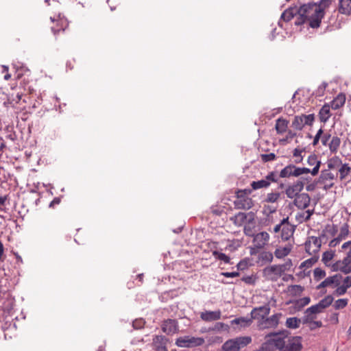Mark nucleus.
I'll return each instance as SVG.
<instances>
[{"instance_id": "nucleus-1", "label": "nucleus", "mask_w": 351, "mask_h": 351, "mask_svg": "<svg viewBox=\"0 0 351 351\" xmlns=\"http://www.w3.org/2000/svg\"><path fill=\"white\" fill-rule=\"evenodd\" d=\"M329 6H324L322 2L309 3L301 5L297 12L298 19L295 22L296 25L307 23L312 28L320 26L322 19L325 15V10Z\"/></svg>"}, {"instance_id": "nucleus-2", "label": "nucleus", "mask_w": 351, "mask_h": 351, "mask_svg": "<svg viewBox=\"0 0 351 351\" xmlns=\"http://www.w3.org/2000/svg\"><path fill=\"white\" fill-rule=\"evenodd\" d=\"M266 338H269L267 343H265L263 349H267L270 346H274L279 350H285L288 335L285 332L279 333H270L266 336Z\"/></svg>"}, {"instance_id": "nucleus-3", "label": "nucleus", "mask_w": 351, "mask_h": 351, "mask_svg": "<svg viewBox=\"0 0 351 351\" xmlns=\"http://www.w3.org/2000/svg\"><path fill=\"white\" fill-rule=\"evenodd\" d=\"M252 342L250 337H238L226 341L222 346L223 351H239Z\"/></svg>"}, {"instance_id": "nucleus-4", "label": "nucleus", "mask_w": 351, "mask_h": 351, "mask_svg": "<svg viewBox=\"0 0 351 351\" xmlns=\"http://www.w3.org/2000/svg\"><path fill=\"white\" fill-rule=\"evenodd\" d=\"M270 239L267 232H261L253 237L252 246L250 247V255H256L267 245Z\"/></svg>"}, {"instance_id": "nucleus-5", "label": "nucleus", "mask_w": 351, "mask_h": 351, "mask_svg": "<svg viewBox=\"0 0 351 351\" xmlns=\"http://www.w3.org/2000/svg\"><path fill=\"white\" fill-rule=\"evenodd\" d=\"M310 169L306 167H300L295 165L290 164L285 167L279 173L281 178H289L290 177H299L303 174L309 173Z\"/></svg>"}, {"instance_id": "nucleus-6", "label": "nucleus", "mask_w": 351, "mask_h": 351, "mask_svg": "<svg viewBox=\"0 0 351 351\" xmlns=\"http://www.w3.org/2000/svg\"><path fill=\"white\" fill-rule=\"evenodd\" d=\"M315 121L314 114H300L293 117L291 122V128L294 130L301 131L305 126H311Z\"/></svg>"}, {"instance_id": "nucleus-7", "label": "nucleus", "mask_w": 351, "mask_h": 351, "mask_svg": "<svg viewBox=\"0 0 351 351\" xmlns=\"http://www.w3.org/2000/svg\"><path fill=\"white\" fill-rule=\"evenodd\" d=\"M234 206L237 208L243 210H249L254 206L253 200L247 196V190L239 191L237 193Z\"/></svg>"}, {"instance_id": "nucleus-8", "label": "nucleus", "mask_w": 351, "mask_h": 351, "mask_svg": "<svg viewBox=\"0 0 351 351\" xmlns=\"http://www.w3.org/2000/svg\"><path fill=\"white\" fill-rule=\"evenodd\" d=\"M333 267L334 271H341L346 275L351 274V249L346 252L343 259L335 261Z\"/></svg>"}, {"instance_id": "nucleus-9", "label": "nucleus", "mask_w": 351, "mask_h": 351, "mask_svg": "<svg viewBox=\"0 0 351 351\" xmlns=\"http://www.w3.org/2000/svg\"><path fill=\"white\" fill-rule=\"evenodd\" d=\"M278 180V178L276 172L271 171L265 176V179L253 181L250 185L254 190H257L262 188H267L271 182L276 183Z\"/></svg>"}, {"instance_id": "nucleus-10", "label": "nucleus", "mask_w": 351, "mask_h": 351, "mask_svg": "<svg viewBox=\"0 0 351 351\" xmlns=\"http://www.w3.org/2000/svg\"><path fill=\"white\" fill-rule=\"evenodd\" d=\"M304 180L308 182L307 178L300 179L297 180L292 184L289 185L287 187L285 190V194L288 198H295L297 196L301 194L300 193L304 189L305 185Z\"/></svg>"}, {"instance_id": "nucleus-11", "label": "nucleus", "mask_w": 351, "mask_h": 351, "mask_svg": "<svg viewBox=\"0 0 351 351\" xmlns=\"http://www.w3.org/2000/svg\"><path fill=\"white\" fill-rule=\"evenodd\" d=\"M322 245L321 239L317 237H309L305 242V250L311 256L317 255Z\"/></svg>"}, {"instance_id": "nucleus-12", "label": "nucleus", "mask_w": 351, "mask_h": 351, "mask_svg": "<svg viewBox=\"0 0 351 351\" xmlns=\"http://www.w3.org/2000/svg\"><path fill=\"white\" fill-rule=\"evenodd\" d=\"M281 316V313H276L269 317H265L263 320H259L258 322V328L260 330H264L266 328H276L279 324V320Z\"/></svg>"}, {"instance_id": "nucleus-13", "label": "nucleus", "mask_w": 351, "mask_h": 351, "mask_svg": "<svg viewBox=\"0 0 351 351\" xmlns=\"http://www.w3.org/2000/svg\"><path fill=\"white\" fill-rule=\"evenodd\" d=\"M282 267L278 265H274L265 267L263 270V276L269 280H276L282 274Z\"/></svg>"}, {"instance_id": "nucleus-14", "label": "nucleus", "mask_w": 351, "mask_h": 351, "mask_svg": "<svg viewBox=\"0 0 351 351\" xmlns=\"http://www.w3.org/2000/svg\"><path fill=\"white\" fill-rule=\"evenodd\" d=\"M176 345L180 348H194L197 346V338L189 335L182 336L176 339Z\"/></svg>"}, {"instance_id": "nucleus-15", "label": "nucleus", "mask_w": 351, "mask_h": 351, "mask_svg": "<svg viewBox=\"0 0 351 351\" xmlns=\"http://www.w3.org/2000/svg\"><path fill=\"white\" fill-rule=\"evenodd\" d=\"M283 224L281 239L284 241H288L293 234L294 227L289 222V217L285 218L282 220Z\"/></svg>"}, {"instance_id": "nucleus-16", "label": "nucleus", "mask_w": 351, "mask_h": 351, "mask_svg": "<svg viewBox=\"0 0 351 351\" xmlns=\"http://www.w3.org/2000/svg\"><path fill=\"white\" fill-rule=\"evenodd\" d=\"M269 312L270 308L267 305L254 308L251 312L252 319L263 320L269 314Z\"/></svg>"}, {"instance_id": "nucleus-17", "label": "nucleus", "mask_w": 351, "mask_h": 351, "mask_svg": "<svg viewBox=\"0 0 351 351\" xmlns=\"http://www.w3.org/2000/svg\"><path fill=\"white\" fill-rule=\"evenodd\" d=\"M162 330L167 335H173L178 331V326L176 319H168L162 324Z\"/></svg>"}, {"instance_id": "nucleus-18", "label": "nucleus", "mask_w": 351, "mask_h": 351, "mask_svg": "<svg viewBox=\"0 0 351 351\" xmlns=\"http://www.w3.org/2000/svg\"><path fill=\"white\" fill-rule=\"evenodd\" d=\"M306 162L308 166L313 167L312 169H310L309 173L313 176H317L321 166V161L318 160L317 156L315 154H311L308 156Z\"/></svg>"}, {"instance_id": "nucleus-19", "label": "nucleus", "mask_w": 351, "mask_h": 351, "mask_svg": "<svg viewBox=\"0 0 351 351\" xmlns=\"http://www.w3.org/2000/svg\"><path fill=\"white\" fill-rule=\"evenodd\" d=\"M335 256V251L334 250H328L323 253L322 257V261L324 264V265L328 268H330L332 271H334L335 262H333V258Z\"/></svg>"}, {"instance_id": "nucleus-20", "label": "nucleus", "mask_w": 351, "mask_h": 351, "mask_svg": "<svg viewBox=\"0 0 351 351\" xmlns=\"http://www.w3.org/2000/svg\"><path fill=\"white\" fill-rule=\"evenodd\" d=\"M294 199V204L298 208L304 209L310 204L311 198L307 193H301Z\"/></svg>"}, {"instance_id": "nucleus-21", "label": "nucleus", "mask_w": 351, "mask_h": 351, "mask_svg": "<svg viewBox=\"0 0 351 351\" xmlns=\"http://www.w3.org/2000/svg\"><path fill=\"white\" fill-rule=\"evenodd\" d=\"M301 349L300 338L289 337L285 350L289 351H300Z\"/></svg>"}, {"instance_id": "nucleus-22", "label": "nucleus", "mask_w": 351, "mask_h": 351, "mask_svg": "<svg viewBox=\"0 0 351 351\" xmlns=\"http://www.w3.org/2000/svg\"><path fill=\"white\" fill-rule=\"evenodd\" d=\"M337 10L339 13L349 16L351 14V0H339Z\"/></svg>"}, {"instance_id": "nucleus-23", "label": "nucleus", "mask_w": 351, "mask_h": 351, "mask_svg": "<svg viewBox=\"0 0 351 351\" xmlns=\"http://www.w3.org/2000/svg\"><path fill=\"white\" fill-rule=\"evenodd\" d=\"M346 95L344 93L338 94L330 102V106L332 110H338L343 107L346 103Z\"/></svg>"}, {"instance_id": "nucleus-24", "label": "nucleus", "mask_w": 351, "mask_h": 351, "mask_svg": "<svg viewBox=\"0 0 351 351\" xmlns=\"http://www.w3.org/2000/svg\"><path fill=\"white\" fill-rule=\"evenodd\" d=\"M289 121L282 117L278 118L276 121L275 129L278 134H282L287 132Z\"/></svg>"}, {"instance_id": "nucleus-25", "label": "nucleus", "mask_w": 351, "mask_h": 351, "mask_svg": "<svg viewBox=\"0 0 351 351\" xmlns=\"http://www.w3.org/2000/svg\"><path fill=\"white\" fill-rule=\"evenodd\" d=\"M293 246L287 244L285 247H278L274 251V255L277 258H283L290 254Z\"/></svg>"}, {"instance_id": "nucleus-26", "label": "nucleus", "mask_w": 351, "mask_h": 351, "mask_svg": "<svg viewBox=\"0 0 351 351\" xmlns=\"http://www.w3.org/2000/svg\"><path fill=\"white\" fill-rule=\"evenodd\" d=\"M316 317H312L311 315H304L303 318V323L308 324L310 330H313L317 328L322 326V322L321 321H315Z\"/></svg>"}, {"instance_id": "nucleus-27", "label": "nucleus", "mask_w": 351, "mask_h": 351, "mask_svg": "<svg viewBox=\"0 0 351 351\" xmlns=\"http://www.w3.org/2000/svg\"><path fill=\"white\" fill-rule=\"evenodd\" d=\"M221 317V311H206L201 313V318L207 322L215 321Z\"/></svg>"}, {"instance_id": "nucleus-28", "label": "nucleus", "mask_w": 351, "mask_h": 351, "mask_svg": "<svg viewBox=\"0 0 351 351\" xmlns=\"http://www.w3.org/2000/svg\"><path fill=\"white\" fill-rule=\"evenodd\" d=\"M341 280L342 276L341 274H335L326 278L319 285H340Z\"/></svg>"}, {"instance_id": "nucleus-29", "label": "nucleus", "mask_w": 351, "mask_h": 351, "mask_svg": "<svg viewBox=\"0 0 351 351\" xmlns=\"http://www.w3.org/2000/svg\"><path fill=\"white\" fill-rule=\"evenodd\" d=\"M331 106L328 104H324L319 112V117L320 121L323 123H326L328 119L330 117L331 114L330 111V108Z\"/></svg>"}, {"instance_id": "nucleus-30", "label": "nucleus", "mask_w": 351, "mask_h": 351, "mask_svg": "<svg viewBox=\"0 0 351 351\" xmlns=\"http://www.w3.org/2000/svg\"><path fill=\"white\" fill-rule=\"evenodd\" d=\"M274 255L271 252L267 251H263L258 254V263H260L261 265L266 263H271L273 261Z\"/></svg>"}, {"instance_id": "nucleus-31", "label": "nucleus", "mask_w": 351, "mask_h": 351, "mask_svg": "<svg viewBox=\"0 0 351 351\" xmlns=\"http://www.w3.org/2000/svg\"><path fill=\"white\" fill-rule=\"evenodd\" d=\"M341 144V139L337 136H334L330 139V142L327 145L329 150L331 153L335 154L337 152L339 147Z\"/></svg>"}, {"instance_id": "nucleus-32", "label": "nucleus", "mask_w": 351, "mask_h": 351, "mask_svg": "<svg viewBox=\"0 0 351 351\" xmlns=\"http://www.w3.org/2000/svg\"><path fill=\"white\" fill-rule=\"evenodd\" d=\"M165 338L162 335H156L153 338V344L158 348V351H167L165 346Z\"/></svg>"}, {"instance_id": "nucleus-33", "label": "nucleus", "mask_w": 351, "mask_h": 351, "mask_svg": "<svg viewBox=\"0 0 351 351\" xmlns=\"http://www.w3.org/2000/svg\"><path fill=\"white\" fill-rule=\"evenodd\" d=\"M342 160L339 156H334L329 158L327 161V166L328 169H339L342 165Z\"/></svg>"}, {"instance_id": "nucleus-34", "label": "nucleus", "mask_w": 351, "mask_h": 351, "mask_svg": "<svg viewBox=\"0 0 351 351\" xmlns=\"http://www.w3.org/2000/svg\"><path fill=\"white\" fill-rule=\"evenodd\" d=\"M298 9L295 8H290L287 10H286L281 15V19H283L285 21H291L295 15H298Z\"/></svg>"}, {"instance_id": "nucleus-35", "label": "nucleus", "mask_w": 351, "mask_h": 351, "mask_svg": "<svg viewBox=\"0 0 351 351\" xmlns=\"http://www.w3.org/2000/svg\"><path fill=\"white\" fill-rule=\"evenodd\" d=\"M318 258L319 257L317 255L312 256L310 258L303 261L300 264V268L305 271L306 269L311 268L318 261Z\"/></svg>"}, {"instance_id": "nucleus-36", "label": "nucleus", "mask_w": 351, "mask_h": 351, "mask_svg": "<svg viewBox=\"0 0 351 351\" xmlns=\"http://www.w3.org/2000/svg\"><path fill=\"white\" fill-rule=\"evenodd\" d=\"M351 173V167L349 164L344 163L339 169V179L343 180Z\"/></svg>"}, {"instance_id": "nucleus-37", "label": "nucleus", "mask_w": 351, "mask_h": 351, "mask_svg": "<svg viewBox=\"0 0 351 351\" xmlns=\"http://www.w3.org/2000/svg\"><path fill=\"white\" fill-rule=\"evenodd\" d=\"M252 319H252V317L250 318L241 317L233 319L231 323L232 324H239L241 327H247L251 325L252 323Z\"/></svg>"}, {"instance_id": "nucleus-38", "label": "nucleus", "mask_w": 351, "mask_h": 351, "mask_svg": "<svg viewBox=\"0 0 351 351\" xmlns=\"http://www.w3.org/2000/svg\"><path fill=\"white\" fill-rule=\"evenodd\" d=\"M253 265V261L252 258H245L242 259L237 265L238 270L245 271L250 267Z\"/></svg>"}, {"instance_id": "nucleus-39", "label": "nucleus", "mask_w": 351, "mask_h": 351, "mask_svg": "<svg viewBox=\"0 0 351 351\" xmlns=\"http://www.w3.org/2000/svg\"><path fill=\"white\" fill-rule=\"evenodd\" d=\"M255 223L253 221H248L244 226L243 232L247 237H253L254 234Z\"/></svg>"}, {"instance_id": "nucleus-40", "label": "nucleus", "mask_w": 351, "mask_h": 351, "mask_svg": "<svg viewBox=\"0 0 351 351\" xmlns=\"http://www.w3.org/2000/svg\"><path fill=\"white\" fill-rule=\"evenodd\" d=\"M324 309L321 308L319 304L313 305L308 308L305 311V315H311L312 317H316V314L322 312Z\"/></svg>"}, {"instance_id": "nucleus-41", "label": "nucleus", "mask_w": 351, "mask_h": 351, "mask_svg": "<svg viewBox=\"0 0 351 351\" xmlns=\"http://www.w3.org/2000/svg\"><path fill=\"white\" fill-rule=\"evenodd\" d=\"M311 299L309 297H304L294 302V307L296 310L300 311L304 306L309 304Z\"/></svg>"}, {"instance_id": "nucleus-42", "label": "nucleus", "mask_w": 351, "mask_h": 351, "mask_svg": "<svg viewBox=\"0 0 351 351\" xmlns=\"http://www.w3.org/2000/svg\"><path fill=\"white\" fill-rule=\"evenodd\" d=\"M301 320L297 317H289L286 321V326L289 328H298L300 327Z\"/></svg>"}, {"instance_id": "nucleus-43", "label": "nucleus", "mask_w": 351, "mask_h": 351, "mask_svg": "<svg viewBox=\"0 0 351 351\" xmlns=\"http://www.w3.org/2000/svg\"><path fill=\"white\" fill-rule=\"evenodd\" d=\"M200 247L204 248V250H206V247H207L213 254L215 251H217V243L209 241H202Z\"/></svg>"}, {"instance_id": "nucleus-44", "label": "nucleus", "mask_w": 351, "mask_h": 351, "mask_svg": "<svg viewBox=\"0 0 351 351\" xmlns=\"http://www.w3.org/2000/svg\"><path fill=\"white\" fill-rule=\"evenodd\" d=\"M335 178V175L330 172L329 169L322 171L320 176V180L323 182H326L327 181H332Z\"/></svg>"}, {"instance_id": "nucleus-45", "label": "nucleus", "mask_w": 351, "mask_h": 351, "mask_svg": "<svg viewBox=\"0 0 351 351\" xmlns=\"http://www.w3.org/2000/svg\"><path fill=\"white\" fill-rule=\"evenodd\" d=\"M213 255L215 256V258L217 260H219L224 263H230V257L221 252L215 251L214 254Z\"/></svg>"}, {"instance_id": "nucleus-46", "label": "nucleus", "mask_w": 351, "mask_h": 351, "mask_svg": "<svg viewBox=\"0 0 351 351\" xmlns=\"http://www.w3.org/2000/svg\"><path fill=\"white\" fill-rule=\"evenodd\" d=\"M280 194L278 192H271L267 195L265 202L267 203H275L280 198Z\"/></svg>"}, {"instance_id": "nucleus-47", "label": "nucleus", "mask_w": 351, "mask_h": 351, "mask_svg": "<svg viewBox=\"0 0 351 351\" xmlns=\"http://www.w3.org/2000/svg\"><path fill=\"white\" fill-rule=\"evenodd\" d=\"M349 234V226L348 223H344L340 228V232L338 235V238H339L341 241L346 239Z\"/></svg>"}, {"instance_id": "nucleus-48", "label": "nucleus", "mask_w": 351, "mask_h": 351, "mask_svg": "<svg viewBox=\"0 0 351 351\" xmlns=\"http://www.w3.org/2000/svg\"><path fill=\"white\" fill-rule=\"evenodd\" d=\"M333 298L331 295H327L319 302V304L324 310L328 307L332 302Z\"/></svg>"}, {"instance_id": "nucleus-49", "label": "nucleus", "mask_w": 351, "mask_h": 351, "mask_svg": "<svg viewBox=\"0 0 351 351\" xmlns=\"http://www.w3.org/2000/svg\"><path fill=\"white\" fill-rule=\"evenodd\" d=\"M304 152V149L296 147L294 149L293 152V156L295 159V163H300L303 160V156H302V152Z\"/></svg>"}, {"instance_id": "nucleus-50", "label": "nucleus", "mask_w": 351, "mask_h": 351, "mask_svg": "<svg viewBox=\"0 0 351 351\" xmlns=\"http://www.w3.org/2000/svg\"><path fill=\"white\" fill-rule=\"evenodd\" d=\"M313 275L315 280L319 281L326 276V272L322 269L317 267L314 269Z\"/></svg>"}, {"instance_id": "nucleus-51", "label": "nucleus", "mask_w": 351, "mask_h": 351, "mask_svg": "<svg viewBox=\"0 0 351 351\" xmlns=\"http://www.w3.org/2000/svg\"><path fill=\"white\" fill-rule=\"evenodd\" d=\"M23 95V93L21 92L16 93L15 95L14 94H12L10 96H9L8 101L11 104H12L14 102L15 104H18L19 101L21 99Z\"/></svg>"}, {"instance_id": "nucleus-52", "label": "nucleus", "mask_w": 351, "mask_h": 351, "mask_svg": "<svg viewBox=\"0 0 351 351\" xmlns=\"http://www.w3.org/2000/svg\"><path fill=\"white\" fill-rule=\"evenodd\" d=\"M241 279L245 283L251 285L256 282L257 276L256 275L252 274L250 275L243 276Z\"/></svg>"}, {"instance_id": "nucleus-53", "label": "nucleus", "mask_w": 351, "mask_h": 351, "mask_svg": "<svg viewBox=\"0 0 351 351\" xmlns=\"http://www.w3.org/2000/svg\"><path fill=\"white\" fill-rule=\"evenodd\" d=\"M348 302V299H339L335 301L333 306L335 309H341L347 306Z\"/></svg>"}, {"instance_id": "nucleus-54", "label": "nucleus", "mask_w": 351, "mask_h": 351, "mask_svg": "<svg viewBox=\"0 0 351 351\" xmlns=\"http://www.w3.org/2000/svg\"><path fill=\"white\" fill-rule=\"evenodd\" d=\"M261 158L263 162H267L273 161V160H276V156L274 153L263 154L261 155Z\"/></svg>"}, {"instance_id": "nucleus-55", "label": "nucleus", "mask_w": 351, "mask_h": 351, "mask_svg": "<svg viewBox=\"0 0 351 351\" xmlns=\"http://www.w3.org/2000/svg\"><path fill=\"white\" fill-rule=\"evenodd\" d=\"M145 324V320L142 318H139L133 321L132 326L134 329H141L144 326Z\"/></svg>"}, {"instance_id": "nucleus-56", "label": "nucleus", "mask_w": 351, "mask_h": 351, "mask_svg": "<svg viewBox=\"0 0 351 351\" xmlns=\"http://www.w3.org/2000/svg\"><path fill=\"white\" fill-rule=\"evenodd\" d=\"M331 138V135L328 132H323V134H321L320 140L324 146H327V145L329 143V140H330Z\"/></svg>"}, {"instance_id": "nucleus-57", "label": "nucleus", "mask_w": 351, "mask_h": 351, "mask_svg": "<svg viewBox=\"0 0 351 351\" xmlns=\"http://www.w3.org/2000/svg\"><path fill=\"white\" fill-rule=\"evenodd\" d=\"M323 134V130L322 128H320L317 134H315V137H314V139L313 141V146H315L318 144L319 140H320V137H321V134Z\"/></svg>"}, {"instance_id": "nucleus-58", "label": "nucleus", "mask_w": 351, "mask_h": 351, "mask_svg": "<svg viewBox=\"0 0 351 351\" xmlns=\"http://www.w3.org/2000/svg\"><path fill=\"white\" fill-rule=\"evenodd\" d=\"M175 294H174V292L173 291H171L169 292H165L163 293L160 298L162 299V300H167L169 298H173L174 297Z\"/></svg>"}, {"instance_id": "nucleus-59", "label": "nucleus", "mask_w": 351, "mask_h": 351, "mask_svg": "<svg viewBox=\"0 0 351 351\" xmlns=\"http://www.w3.org/2000/svg\"><path fill=\"white\" fill-rule=\"evenodd\" d=\"M280 267H282V274L286 271L289 270L291 266H292V262L290 259H289L285 264L283 265H278Z\"/></svg>"}, {"instance_id": "nucleus-60", "label": "nucleus", "mask_w": 351, "mask_h": 351, "mask_svg": "<svg viewBox=\"0 0 351 351\" xmlns=\"http://www.w3.org/2000/svg\"><path fill=\"white\" fill-rule=\"evenodd\" d=\"M341 241V240L339 238L337 237V238H335L332 240H331L329 242L328 245L330 247H335L337 245H339Z\"/></svg>"}, {"instance_id": "nucleus-61", "label": "nucleus", "mask_w": 351, "mask_h": 351, "mask_svg": "<svg viewBox=\"0 0 351 351\" xmlns=\"http://www.w3.org/2000/svg\"><path fill=\"white\" fill-rule=\"evenodd\" d=\"M348 287H337V289H336L335 292L337 295H341L344 294L346 291L347 288Z\"/></svg>"}, {"instance_id": "nucleus-62", "label": "nucleus", "mask_w": 351, "mask_h": 351, "mask_svg": "<svg viewBox=\"0 0 351 351\" xmlns=\"http://www.w3.org/2000/svg\"><path fill=\"white\" fill-rule=\"evenodd\" d=\"M313 212L314 210H307L306 211H304V214H303V217L304 218V221H308L310 219L311 215L313 214Z\"/></svg>"}, {"instance_id": "nucleus-63", "label": "nucleus", "mask_w": 351, "mask_h": 351, "mask_svg": "<svg viewBox=\"0 0 351 351\" xmlns=\"http://www.w3.org/2000/svg\"><path fill=\"white\" fill-rule=\"evenodd\" d=\"M184 225H185V222H184V221H182V222L179 224L178 227V228H176L173 229V230H172V231H173L174 233L178 234V233H180V232H182V229H183V228H184Z\"/></svg>"}, {"instance_id": "nucleus-64", "label": "nucleus", "mask_w": 351, "mask_h": 351, "mask_svg": "<svg viewBox=\"0 0 351 351\" xmlns=\"http://www.w3.org/2000/svg\"><path fill=\"white\" fill-rule=\"evenodd\" d=\"M61 199L59 197H55L49 204V207H54L55 205H58L60 203Z\"/></svg>"}]
</instances>
